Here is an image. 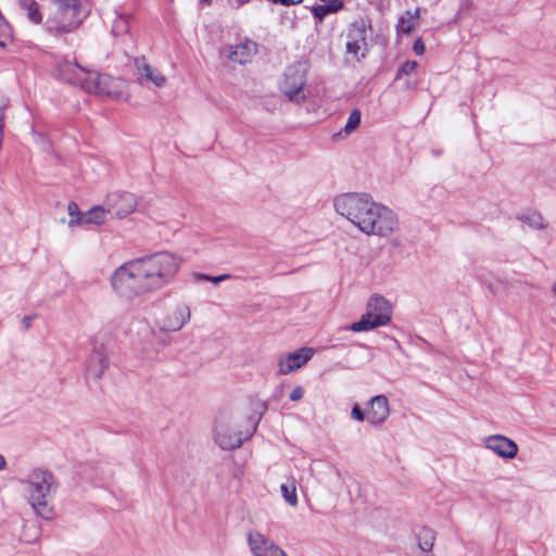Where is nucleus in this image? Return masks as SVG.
<instances>
[{
    "label": "nucleus",
    "mask_w": 556,
    "mask_h": 556,
    "mask_svg": "<svg viewBox=\"0 0 556 556\" xmlns=\"http://www.w3.org/2000/svg\"><path fill=\"white\" fill-rule=\"evenodd\" d=\"M181 263L179 255L166 251L131 260L114 270L112 289L126 300L157 291L175 278Z\"/></svg>",
    "instance_id": "obj_1"
},
{
    "label": "nucleus",
    "mask_w": 556,
    "mask_h": 556,
    "mask_svg": "<svg viewBox=\"0 0 556 556\" xmlns=\"http://www.w3.org/2000/svg\"><path fill=\"white\" fill-rule=\"evenodd\" d=\"M338 214L345 217L366 235L386 237L397 227L395 214L388 207L372 201L367 193H343L333 202Z\"/></svg>",
    "instance_id": "obj_2"
},
{
    "label": "nucleus",
    "mask_w": 556,
    "mask_h": 556,
    "mask_svg": "<svg viewBox=\"0 0 556 556\" xmlns=\"http://www.w3.org/2000/svg\"><path fill=\"white\" fill-rule=\"evenodd\" d=\"M55 76L88 93L100 97L119 99L124 96L126 89V81L122 78L100 75L68 60L60 61L56 64Z\"/></svg>",
    "instance_id": "obj_3"
},
{
    "label": "nucleus",
    "mask_w": 556,
    "mask_h": 556,
    "mask_svg": "<svg viewBox=\"0 0 556 556\" xmlns=\"http://www.w3.org/2000/svg\"><path fill=\"white\" fill-rule=\"evenodd\" d=\"M84 18L80 0H54L45 27L48 34L62 36L75 31Z\"/></svg>",
    "instance_id": "obj_4"
},
{
    "label": "nucleus",
    "mask_w": 556,
    "mask_h": 556,
    "mask_svg": "<svg viewBox=\"0 0 556 556\" xmlns=\"http://www.w3.org/2000/svg\"><path fill=\"white\" fill-rule=\"evenodd\" d=\"M392 318V306L383 296L374 294L366 304V313L358 321L346 327L353 332L370 331L378 327L386 326Z\"/></svg>",
    "instance_id": "obj_5"
},
{
    "label": "nucleus",
    "mask_w": 556,
    "mask_h": 556,
    "mask_svg": "<svg viewBox=\"0 0 556 556\" xmlns=\"http://www.w3.org/2000/svg\"><path fill=\"white\" fill-rule=\"evenodd\" d=\"M260 416L249 418V428L243 438L242 431H237L236 422L230 418L220 417L214 428V441L222 450H235L241 446L244 439H249L256 431Z\"/></svg>",
    "instance_id": "obj_6"
},
{
    "label": "nucleus",
    "mask_w": 556,
    "mask_h": 556,
    "mask_svg": "<svg viewBox=\"0 0 556 556\" xmlns=\"http://www.w3.org/2000/svg\"><path fill=\"white\" fill-rule=\"evenodd\" d=\"M307 65L295 62L288 66L280 83V90L290 101L301 102L305 100L303 88L306 85Z\"/></svg>",
    "instance_id": "obj_7"
},
{
    "label": "nucleus",
    "mask_w": 556,
    "mask_h": 556,
    "mask_svg": "<svg viewBox=\"0 0 556 556\" xmlns=\"http://www.w3.org/2000/svg\"><path fill=\"white\" fill-rule=\"evenodd\" d=\"M108 213L117 218H124L135 212L136 198L129 192H114L106 197Z\"/></svg>",
    "instance_id": "obj_8"
},
{
    "label": "nucleus",
    "mask_w": 556,
    "mask_h": 556,
    "mask_svg": "<svg viewBox=\"0 0 556 556\" xmlns=\"http://www.w3.org/2000/svg\"><path fill=\"white\" fill-rule=\"evenodd\" d=\"M348 37L346 52L357 60L365 56L367 51V23L364 20L354 22Z\"/></svg>",
    "instance_id": "obj_9"
},
{
    "label": "nucleus",
    "mask_w": 556,
    "mask_h": 556,
    "mask_svg": "<svg viewBox=\"0 0 556 556\" xmlns=\"http://www.w3.org/2000/svg\"><path fill=\"white\" fill-rule=\"evenodd\" d=\"M248 543L253 556H288L273 540L257 531L249 532Z\"/></svg>",
    "instance_id": "obj_10"
},
{
    "label": "nucleus",
    "mask_w": 556,
    "mask_h": 556,
    "mask_svg": "<svg viewBox=\"0 0 556 556\" xmlns=\"http://www.w3.org/2000/svg\"><path fill=\"white\" fill-rule=\"evenodd\" d=\"M191 317L190 308L186 304H177L170 307L157 324L162 331H178Z\"/></svg>",
    "instance_id": "obj_11"
},
{
    "label": "nucleus",
    "mask_w": 556,
    "mask_h": 556,
    "mask_svg": "<svg viewBox=\"0 0 556 556\" xmlns=\"http://www.w3.org/2000/svg\"><path fill=\"white\" fill-rule=\"evenodd\" d=\"M27 497L31 508L38 516L45 519L53 517V494L51 489H29Z\"/></svg>",
    "instance_id": "obj_12"
},
{
    "label": "nucleus",
    "mask_w": 556,
    "mask_h": 556,
    "mask_svg": "<svg viewBox=\"0 0 556 556\" xmlns=\"http://www.w3.org/2000/svg\"><path fill=\"white\" fill-rule=\"evenodd\" d=\"M314 355L312 348H301L294 352L281 356L278 362L279 374L289 375L290 372L303 367Z\"/></svg>",
    "instance_id": "obj_13"
},
{
    "label": "nucleus",
    "mask_w": 556,
    "mask_h": 556,
    "mask_svg": "<svg viewBox=\"0 0 556 556\" xmlns=\"http://www.w3.org/2000/svg\"><path fill=\"white\" fill-rule=\"evenodd\" d=\"M367 420L374 427L382 426L390 415L387 396L376 395L369 400L366 409Z\"/></svg>",
    "instance_id": "obj_14"
},
{
    "label": "nucleus",
    "mask_w": 556,
    "mask_h": 556,
    "mask_svg": "<svg viewBox=\"0 0 556 556\" xmlns=\"http://www.w3.org/2000/svg\"><path fill=\"white\" fill-rule=\"evenodd\" d=\"M484 446L502 458L511 459L518 453V445L510 439L501 435H490L484 440Z\"/></svg>",
    "instance_id": "obj_15"
},
{
    "label": "nucleus",
    "mask_w": 556,
    "mask_h": 556,
    "mask_svg": "<svg viewBox=\"0 0 556 556\" xmlns=\"http://www.w3.org/2000/svg\"><path fill=\"white\" fill-rule=\"evenodd\" d=\"M109 366V359L102 349H93L87 361V375L94 379L102 377Z\"/></svg>",
    "instance_id": "obj_16"
},
{
    "label": "nucleus",
    "mask_w": 556,
    "mask_h": 556,
    "mask_svg": "<svg viewBox=\"0 0 556 556\" xmlns=\"http://www.w3.org/2000/svg\"><path fill=\"white\" fill-rule=\"evenodd\" d=\"M136 67L139 73L138 81L143 84V80L152 83L156 87H163L166 84V78L156 70L152 68L146 63L144 59L136 60Z\"/></svg>",
    "instance_id": "obj_17"
},
{
    "label": "nucleus",
    "mask_w": 556,
    "mask_h": 556,
    "mask_svg": "<svg viewBox=\"0 0 556 556\" xmlns=\"http://www.w3.org/2000/svg\"><path fill=\"white\" fill-rule=\"evenodd\" d=\"M108 207L102 205H96L92 206L87 213H85V217H81L80 219H74L72 222H68L70 227L74 226H83L87 224L100 226L105 223L106 215H108Z\"/></svg>",
    "instance_id": "obj_18"
},
{
    "label": "nucleus",
    "mask_w": 556,
    "mask_h": 556,
    "mask_svg": "<svg viewBox=\"0 0 556 556\" xmlns=\"http://www.w3.org/2000/svg\"><path fill=\"white\" fill-rule=\"evenodd\" d=\"M420 18V9L416 8L414 11H405L399 18L396 24V31L403 35H409L417 26Z\"/></svg>",
    "instance_id": "obj_19"
},
{
    "label": "nucleus",
    "mask_w": 556,
    "mask_h": 556,
    "mask_svg": "<svg viewBox=\"0 0 556 556\" xmlns=\"http://www.w3.org/2000/svg\"><path fill=\"white\" fill-rule=\"evenodd\" d=\"M130 30V14L124 12H114V18L112 20L111 34L113 37L124 38L129 36Z\"/></svg>",
    "instance_id": "obj_20"
},
{
    "label": "nucleus",
    "mask_w": 556,
    "mask_h": 556,
    "mask_svg": "<svg viewBox=\"0 0 556 556\" xmlns=\"http://www.w3.org/2000/svg\"><path fill=\"white\" fill-rule=\"evenodd\" d=\"M256 52V43L253 41H245L236 45L230 49V59L240 64L247 63L251 56Z\"/></svg>",
    "instance_id": "obj_21"
},
{
    "label": "nucleus",
    "mask_w": 556,
    "mask_h": 556,
    "mask_svg": "<svg viewBox=\"0 0 556 556\" xmlns=\"http://www.w3.org/2000/svg\"><path fill=\"white\" fill-rule=\"evenodd\" d=\"M30 486H52L55 481L52 473L46 469H34L27 479Z\"/></svg>",
    "instance_id": "obj_22"
},
{
    "label": "nucleus",
    "mask_w": 556,
    "mask_h": 556,
    "mask_svg": "<svg viewBox=\"0 0 556 556\" xmlns=\"http://www.w3.org/2000/svg\"><path fill=\"white\" fill-rule=\"evenodd\" d=\"M20 7L26 13L30 22L35 24H40L42 22L39 4L35 0H21Z\"/></svg>",
    "instance_id": "obj_23"
},
{
    "label": "nucleus",
    "mask_w": 556,
    "mask_h": 556,
    "mask_svg": "<svg viewBox=\"0 0 556 556\" xmlns=\"http://www.w3.org/2000/svg\"><path fill=\"white\" fill-rule=\"evenodd\" d=\"M343 7L342 2H325V4L317 5L312 9V13L315 18L321 22L328 14L336 13Z\"/></svg>",
    "instance_id": "obj_24"
},
{
    "label": "nucleus",
    "mask_w": 556,
    "mask_h": 556,
    "mask_svg": "<svg viewBox=\"0 0 556 556\" xmlns=\"http://www.w3.org/2000/svg\"><path fill=\"white\" fill-rule=\"evenodd\" d=\"M417 539H418V546H419L420 551H422L425 553H429L432 551L434 540H435V536H434V533L432 530L422 528L418 532Z\"/></svg>",
    "instance_id": "obj_25"
},
{
    "label": "nucleus",
    "mask_w": 556,
    "mask_h": 556,
    "mask_svg": "<svg viewBox=\"0 0 556 556\" xmlns=\"http://www.w3.org/2000/svg\"><path fill=\"white\" fill-rule=\"evenodd\" d=\"M519 219L533 229L545 228L544 218L538 212H529L519 216Z\"/></svg>",
    "instance_id": "obj_26"
},
{
    "label": "nucleus",
    "mask_w": 556,
    "mask_h": 556,
    "mask_svg": "<svg viewBox=\"0 0 556 556\" xmlns=\"http://www.w3.org/2000/svg\"><path fill=\"white\" fill-rule=\"evenodd\" d=\"M361 117H362L361 111L357 109H354L350 113V116H349L348 122L344 127L345 134L349 135V134L353 132L359 126Z\"/></svg>",
    "instance_id": "obj_27"
},
{
    "label": "nucleus",
    "mask_w": 556,
    "mask_h": 556,
    "mask_svg": "<svg viewBox=\"0 0 556 556\" xmlns=\"http://www.w3.org/2000/svg\"><path fill=\"white\" fill-rule=\"evenodd\" d=\"M11 28L0 14V47H5L11 41Z\"/></svg>",
    "instance_id": "obj_28"
},
{
    "label": "nucleus",
    "mask_w": 556,
    "mask_h": 556,
    "mask_svg": "<svg viewBox=\"0 0 556 556\" xmlns=\"http://www.w3.org/2000/svg\"><path fill=\"white\" fill-rule=\"evenodd\" d=\"M418 63L416 61H406L401 65L396 73V79H400L402 76L410 75L417 67Z\"/></svg>",
    "instance_id": "obj_29"
},
{
    "label": "nucleus",
    "mask_w": 556,
    "mask_h": 556,
    "mask_svg": "<svg viewBox=\"0 0 556 556\" xmlns=\"http://www.w3.org/2000/svg\"><path fill=\"white\" fill-rule=\"evenodd\" d=\"M67 213L70 215V220L72 222L74 219H80L81 217H85V213H81L78 205L75 202H70L67 204Z\"/></svg>",
    "instance_id": "obj_30"
},
{
    "label": "nucleus",
    "mask_w": 556,
    "mask_h": 556,
    "mask_svg": "<svg viewBox=\"0 0 556 556\" xmlns=\"http://www.w3.org/2000/svg\"><path fill=\"white\" fill-rule=\"evenodd\" d=\"M282 490V496L285 501L291 505L295 506L298 504V494L296 489H281Z\"/></svg>",
    "instance_id": "obj_31"
},
{
    "label": "nucleus",
    "mask_w": 556,
    "mask_h": 556,
    "mask_svg": "<svg viewBox=\"0 0 556 556\" xmlns=\"http://www.w3.org/2000/svg\"><path fill=\"white\" fill-rule=\"evenodd\" d=\"M351 417L357 421H364L367 415L358 405H354L351 410Z\"/></svg>",
    "instance_id": "obj_32"
},
{
    "label": "nucleus",
    "mask_w": 556,
    "mask_h": 556,
    "mask_svg": "<svg viewBox=\"0 0 556 556\" xmlns=\"http://www.w3.org/2000/svg\"><path fill=\"white\" fill-rule=\"evenodd\" d=\"M304 393H305L304 388L301 386H298L291 391L289 397L291 401L296 402V401H300L304 396Z\"/></svg>",
    "instance_id": "obj_33"
},
{
    "label": "nucleus",
    "mask_w": 556,
    "mask_h": 556,
    "mask_svg": "<svg viewBox=\"0 0 556 556\" xmlns=\"http://www.w3.org/2000/svg\"><path fill=\"white\" fill-rule=\"evenodd\" d=\"M414 51L416 52V54L418 55H421L424 54L425 52V45L421 40V38H418L415 42H414V47H413Z\"/></svg>",
    "instance_id": "obj_34"
},
{
    "label": "nucleus",
    "mask_w": 556,
    "mask_h": 556,
    "mask_svg": "<svg viewBox=\"0 0 556 556\" xmlns=\"http://www.w3.org/2000/svg\"><path fill=\"white\" fill-rule=\"evenodd\" d=\"M229 278H230V275H228V274H224V275H219V276H212L211 282L217 285V283L225 281Z\"/></svg>",
    "instance_id": "obj_35"
},
{
    "label": "nucleus",
    "mask_w": 556,
    "mask_h": 556,
    "mask_svg": "<svg viewBox=\"0 0 556 556\" xmlns=\"http://www.w3.org/2000/svg\"><path fill=\"white\" fill-rule=\"evenodd\" d=\"M194 278L197 281H211L212 276L198 273L194 275Z\"/></svg>",
    "instance_id": "obj_36"
},
{
    "label": "nucleus",
    "mask_w": 556,
    "mask_h": 556,
    "mask_svg": "<svg viewBox=\"0 0 556 556\" xmlns=\"http://www.w3.org/2000/svg\"><path fill=\"white\" fill-rule=\"evenodd\" d=\"M33 317L31 316H25L22 320L23 326L25 329H28L31 325Z\"/></svg>",
    "instance_id": "obj_37"
},
{
    "label": "nucleus",
    "mask_w": 556,
    "mask_h": 556,
    "mask_svg": "<svg viewBox=\"0 0 556 556\" xmlns=\"http://www.w3.org/2000/svg\"><path fill=\"white\" fill-rule=\"evenodd\" d=\"M5 459L4 457L0 454V470L3 469L5 467Z\"/></svg>",
    "instance_id": "obj_38"
},
{
    "label": "nucleus",
    "mask_w": 556,
    "mask_h": 556,
    "mask_svg": "<svg viewBox=\"0 0 556 556\" xmlns=\"http://www.w3.org/2000/svg\"><path fill=\"white\" fill-rule=\"evenodd\" d=\"M552 292H553L554 296L556 298V282L553 283V286H552Z\"/></svg>",
    "instance_id": "obj_39"
},
{
    "label": "nucleus",
    "mask_w": 556,
    "mask_h": 556,
    "mask_svg": "<svg viewBox=\"0 0 556 556\" xmlns=\"http://www.w3.org/2000/svg\"><path fill=\"white\" fill-rule=\"evenodd\" d=\"M202 2L210 4L212 0H201Z\"/></svg>",
    "instance_id": "obj_40"
}]
</instances>
